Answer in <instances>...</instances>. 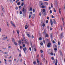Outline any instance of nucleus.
<instances>
[{
  "label": "nucleus",
  "instance_id": "1",
  "mask_svg": "<svg viewBox=\"0 0 65 65\" xmlns=\"http://www.w3.org/2000/svg\"><path fill=\"white\" fill-rule=\"evenodd\" d=\"M22 11L23 12V17H25V13L26 12V10L25 9V8H23L22 9Z\"/></svg>",
  "mask_w": 65,
  "mask_h": 65
},
{
  "label": "nucleus",
  "instance_id": "2",
  "mask_svg": "<svg viewBox=\"0 0 65 65\" xmlns=\"http://www.w3.org/2000/svg\"><path fill=\"white\" fill-rule=\"evenodd\" d=\"M54 5L56 7L58 6V2L57 1V0H55V1Z\"/></svg>",
  "mask_w": 65,
  "mask_h": 65
},
{
  "label": "nucleus",
  "instance_id": "3",
  "mask_svg": "<svg viewBox=\"0 0 65 65\" xmlns=\"http://www.w3.org/2000/svg\"><path fill=\"white\" fill-rule=\"evenodd\" d=\"M50 22L51 23V25L52 26V27H53V26H54V24H53V21H52V20H50Z\"/></svg>",
  "mask_w": 65,
  "mask_h": 65
},
{
  "label": "nucleus",
  "instance_id": "4",
  "mask_svg": "<svg viewBox=\"0 0 65 65\" xmlns=\"http://www.w3.org/2000/svg\"><path fill=\"white\" fill-rule=\"evenodd\" d=\"M24 40L25 41V43L27 44H28L29 43H28V40H26V39H25V38H24Z\"/></svg>",
  "mask_w": 65,
  "mask_h": 65
},
{
  "label": "nucleus",
  "instance_id": "5",
  "mask_svg": "<svg viewBox=\"0 0 65 65\" xmlns=\"http://www.w3.org/2000/svg\"><path fill=\"white\" fill-rule=\"evenodd\" d=\"M41 12H42L43 15H44V16H45V15H46V12H42V9H41Z\"/></svg>",
  "mask_w": 65,
  "mask_h": 65
},
{
  "label": "nucleus",
  "instance_id": "6",
  "mask_svg": "<svg viewBox=\"0 0 65 65\" xmlns=\"http://www.w3.org/2000/svg\"><path fill=\"white\" fill-rule=\"evenodd\" d=\"M11 23L12 24V26H13V27H14L15 28V24L13 23L12 21H11Z\"/></svg>",
  "mask_w": 65,
  "mask_h": 65
},
{
  "label": "nucleus",
  "instance_id": "7",
  "mask_svg": "<svg viewBox=\"0 0 65 65\" xmlns=\"http://www.w3.org/2000/svg\"><path fill=\"white\" fill-rule=\"evenodd\" d=\"M51 45V43H48V45H47V47H50Z\"/></svg>",
  "mask_w": 65,
  "mask_h": 65
},
{
  "label": "nucleus",
  "instance_id": "8",
  "mask_svg": "<svg viewBox=\"0 0 65 65\" xmlns=\"http://www.w3.org/2000/svg\"><path fill=\"white\" fill-rule=\"evenodd\" d=\"M63 32H62L61 33V35H60V36L61 38H62L63 37Z\"/></svg>",
  "mask_w": 65,
  "mask_h": 65
},
{
  "label": "nucleus",
  "instance_id": "9",
  "mask_svg": "<svg viewBox=\"0 0 65 65\" xmlns=\"http://www.w3.org/2000/svg\"><path fill=\"white\" fill-rule=\"evenodd\" d=\"M30 43L32 49H33V46L32 45V42H31V41H30Z\"/></svg>",
  "mask_w": 65,
  "mask_h": 65
},
{
  "label": "nucleus",
  "instance_id": "10",
  "mask_svg": "<svg viewBox=\"0 0 65 65\" xmlns=\"http://www.w3.org/2000/svg\"><path fill=\"white\" fill-rule=\"evenodd\" d=\"M53 23L54 24H56V20L54 19L53 20Z\"/></svg>",
  "mask_w": 65,
  "mask_h": 65
},
{
  "label": "nucleus",
  "instance_id": "11",
  "mask_svg": "<svg viewBox=\"0 0 65 65\" xmlns=\"http://www.w3.org/2000/svg\"><path fill=\"white\" fill-rule=\"evenodd\" d=\"M7 37H6V38L5 37H4L2 38V39L3 40H5V39H7Z\"/></svg>",
  "mask_w": 65,
  "mask_h": 65
},
{
  "label": "nucleus",
  "instance_id": "12",
  "mask_svg": "<svg viewBox=\"0 0 65 65\" xmlns=\"http://www.w3.org/2000/svg\"><path fill=\"white\" fill-rule=\"evenodd\" d=\"M46 37H48V34H46V33H45V37H46Z\"/></svg>",
  "mask_w": 65,
  "mask_h": 65
},
{
  "label": "nucleus",
  "instance_id": "13",
  "mask_svg": "<svg viewBox=\"0 0 65 65\" xmlns=\"http://www.w3.org/2000/svg\"><path fill=\"white\" fill-rule=\"evenodd\" d=\"M28 25H25V29H27V28H28Z\"/></svg>",
  "mask_w": 65,
  "mask_h": 65
},
{
  "label": "nucleus",
  "instance_id": "14",
  "mask_svg": "<svg viewBox=\"0 0 65 65\" xmlns=\"http://www.w3.org/2000/svg\"><path fill=\"white\" fill-rule=\"evenodd\" d=\"M56 63H55V65H57V63H58V60L57 59L56 60Z\"/></svg>",
  "mask_w": 65,
  "mask_h": 65
},
{
  "label": "nucleus",
  "instance_id": "15",
  "mask_svg": "<svg viewBox=\"0 0 65 65\" xmlns=\"http://www.w3.org/2000/svg\"><path fill=\"white\" fill-rule=\"evenodd\" d=\"M59 52L61 55H62V51H61V50L59 51Z\"/></svg>",
  "mask_w": 65,
  "mask_h": 65
},
{
  "label": "nucleus",
  "instance_id": "16",
  "mask_svg": "<svg viewBox=\"0 0 65 65\" xmlns=\"http://www.w3.org/2000/svg\"><path fill=\"white\" fill-rule=\"evenodd\" d=\"M19 45H21V41H19Z\"/></svg>",
  "mask_w": 65,
  "mask_h": 65
},
{
  "label": "nucleus",
  "instance_id": "17",
  "mask_svg": "<svg viewBox=\"0 0 65 65\" xmlns=\"http://www.w3.org/2000/svg\"><path fill=\"white\" fill-rule=\"evenodd\" d=\"M61 8H59V13L60 14H61Z\"/></svg>",
  "mask_w": 65,
  "mask_h": 65
},
{
  "label": "nucleus",
  "instance_id": "18",
  "mask_svg": "<svg viewBox=\"0 0 65 65\" xmlns=\"http://www.w3.org/2000/svg\"><path fill=\"white\" fill-rule=\"evenodd\" d=\"M12 41H13V43H14L15 42V40L13 38L12 39Z\"/></svg>",
  "mask_w": 65,
  "mask_h": 65
},
{
  "label": "nucleus",
  "instance_id": "19",
  "mask_svg": "<svg viewBox=\"0 0 65 65\" xmlns=\"http://www.w3.org/2000/svg\"><path fill=\"white\" fill-rule=\"evenodd\" d=\"M53 34H52L51 33L50 34V36H51V38H53Z\"/></svg>",
  "mask_w": 65,
  "mask_h": 65
},
{
  "label": "nucleus",
  "instance_id": "20",
  "mask_svg": "<svg viewBox=\"0 0 65 65\" xmlns=\"http://www.w3.org/2000/svg\"><path fill=\"white\" fill-rule=\"evenodd\" d=\"M21 4V3L20 2H19L17 3V5H19Z\"/></svg>",
  "mask_w": 65,
  "mask_h": 65
},
{
  "label": "nucleus",
  "instance_id": "21",
  "mask_svg": "<svg viewBox=\"0 0 65 65\" xmlns=\"http://www.w3.org/2000/svg\"><path fill=\"white\" fill-rule=\"evenodd\" d=\"M2 10H3V12H4V8H3V7H2Z\"/></svg>",
  "mask_w": 65,
  "mask_h": 65
},
{
  "label": "nucleus",
  "instance_id": "22",
  "mask_svg": "<svg viewBox=\"0 0 65 65\" xmlns=\"http://www.w3.org/2000/svg\"><path fill=\"white\" fill-rule=\"evenodd\" d=\"M23 51H24V50L25 51H26V50H27V48H26V47H24V48H23Z\"/></svg>",
  "mask_w": 65,
  "mask_h": 65
},
{
  "label": "nucleus",
  "instance_id": "23",
  "mask_svg": "<svg viewBox=\"0 0 65 65\" xmlns=\"http://www.w3.org/2000/svg\"><path fill=\"white\" fill-rule=\"evenodd\" d=\"M42 11L43 12H45V9H43Z\"/></svg>",
  "mask_w": 65,
  "mask_h": 65
},
{
  "label": "nucleus",
  "instance_id": "24",
  "mask_svg": "<svg viewBox=\"0 0 65 65\" xmlns=\"http://www.w3.org/2000/svg\"><path fill=\"white\" fill-rule=\"evenodd\" d=\"M27 35L28 37H31V36L29 34H27Z\"/></svg>",
  "mask_w": 65,
  "mask_h": 65
},
{
  "label": "nucleus",
  "instance_id": "25",
  "mask_svg": "<svg viewBox=\"0 0 65 65\" xmlns=\"http://www.w3.org/2000/svg\"><path fill=\"white\" fill-rule=\"evenodd\" d=\"M6 23H7V26H8V27H9V24H8V22H7Z\"/></svg>",
  "mask_w": 65,
  "mask_h": 65
},
{
  "label": "nucleus",
  "instance_id": "26",
  "mask_svg": "<svg viewBox=\"0 0 65 65\" xmlns=\"http://www.w3.org/2000/svg\"><path fill=\"white\" fill-rule=\"evenodd\" d=\"M14 43L15 45H17V42H14Z\"/></svg>",
  "mask_w": 65,
  "mask_h": 65
},
{
  "label": "nucleus",
  "instance_id": "27",
  "mask_svg": "<svg viewBox=\"0 0 65 65\" xmlns=\"http://www.w3.org/2000/svg\"><path fill=\"white\" fill-rule=\"evenodd\" d=\"M17 33L18 34H19V30H17Z\"/></svg>",
  "mask_w": 65,
  "mask_h": 65
},
{
  "label": "nucleus",
  "instance_id": "28",
  "mask_svg": "<svg viewBox=\"0 0 65 65\" xmlns=\"http://www.w3.org/2000/svg\"><path fill=\"white\" fill-rule=\"evenodd\" d=\"M51 59L52 60H54V58L53 57H52Z\"/></svg>",
  "mask_w": 65,
  "mask_h": 65
},
{
  "label": "nucleus",
  "instance_id": "29",
  "mask_svg": "<svg viewBox=\"0 0 65 65\" xmlns=\"http://www.w3.org/2000/svg\"><path fill=\"white\" fill-rule=\"evenodd\" d=\"M42 26L43 27H44L45 26V24L44 23H43L42 24Z\"/></svg>",
  "mask_w": 65,
  "mask_h": 65
},
{
  "label": "nucleus",
  "instance_id": "30",
  "mask_svg": "<svg viewBox=\"0 0 65 65\" xmlns=\"http://www.w3.org/2000/svg\"><path fill=\"white\" fill-rule=\"evenodd\" d=\"M54 12H56V9H55V8H54Z\"/></svg>",
  "mask_w": 65,
  "mask_h": 65
},
{
  "label": "nucleus",
  "instance_id": "31",
  "mask_svg": "<svg viewBox=\"0 0 65 65\" xmlns=\"http://www.w3.org/2000/svg\"><path fill=\"white\" fill-rule=\"evenodd\" d=\"M51 55H52V56H53V55H54V54H53V53H51Z\"/></svg>",
  "mask_w": 65,
  "mask_h": 65
},
{
  "label": "nucleus",
  "instance_id": "32",
  "mask_svg": "<svg viewBox=\"0 0 65 65\" xmlns=\"http://www.w3.org/2000/svg\"><path fill=\"white\" fill-rule=\"evenodd\" d=\"M58 44L59 45H60V42L59 41L58 42Z\"/></svg>",
  "mask_w": 65,
  "mask_h": 65
},
{
  "label": "nucleus",
  "instance_id": "33",
  "mask_svg": "<svg viewBox=\"0 0 65 65\" xmlns=\"http://www.w3.org/2000/svg\"><path fill=\"white\" fill-rule=\"evenodd\" d=\"M37 61L38 63L39 64V61L38 60V59H37Z\"/></svg>",
  "mask_w": 65,
  "mask_h": 65
},
{
  "label": "nucleus",
  "instance_id": "34",
  "mask_svg": "<svg viewBox=\"0 0 65 65\" xmlns=\"http://www.w3.org/2000/svg\"><path fill=\"white\" fill-rule=\"evenodd\" d=\"M31 18V15H29V19H30Z\"/></svg>",
  "mask_w": 65,
  "mask_h": 65
},
{
  "label": "nucleus",
  "instance_id": "35",
  "mask_svg": "<svg viewBox=\"0 0 65 65\" xmlns=\"http://www.w3.org/2000/svg\"><path fill=\"white\" fill-rule=\"evenodd\" d=\"M39 39L40 40H41L42 39V38H41L40 37L39 38Z\"/></svg>",
  "mask_w": 65,
  "mask_h": 65
},
{
  "label": "nucleus",
  "instance_id": "36",
  "mask_svg": "<svg viewBox=\"0 0 65 65\" xmlns=\"http://www.w3.org/2000/svg\"><path fill=\"white\" fill-rule=\"evenodd\" d=\"M34 64L35 65L36 64V61H34L33 62Z\"/></svg>",
  "mask_w": 65,
  "mask_h": 65
},
{
  "label": "nucleus",
  "instance_id": "37",
  "mask_svg": "<svg viewBox=\"0 0 65 65\" xmlns=\"http://www.w3.org/2000/svg\"><path fill=\"white\" fill-rule=\"evenodd\" d=\"M46 32H43V35H45V33Z\"/></svg>",
  "mask_w": 65,
  "mask_h": 65
},
{
  "label": "nucleus",
  "instance_id": "38",
  "mask_svg": "<svg viewBox=\"0 0 65 65\" xmlns=\"http://www.w3.org/2000/svg\"><path fill=\"white\" fill-rule=\"evenodd\" d=\"M48 20H46V24H47V23H48Z\"/></svg>",
  "mask_w": 65,
  "mask_h": 65
},
{
  "label": "nucleus",
  "instance_id": "39",
  "mask_svg": "<svg viewBox=\"0 0 65 65\" xmlns=\"http://www.w3.org/2000/svg\"><path fill=\"white\" fill-rule=\"evenodd\" d=\"M41 56L42 58H43V54L41 55Z\"/></svg>",
  "mask_w": 65,
  "mask_h": 65
},
{
  "label": "nucleus",
  "instance_id": "40",
  "mask_svg": "<svg viewBox=\"0 0 65 65\" xmlns=\"http://www.w3.org/2000/svg\"><path fill=\"white\" fill-rule=\"evenodd\" d=\"M41 45H43V43L42 42H41L40 43Z\"/></svg>",
  "mask_w": 65,
  "mask_h": 65
},
{
  "label": "nucleus",
  "instance_id": "41",
  "mask_svg": "<svg viewBox=\"0 0 65 65\" xmlns=\"http://www.w3.org/2000/svg\"><path fill=\"white\" fill-rule=\"evenodd\" d=\"M8 62H11V60H8Z\"/></svg>",
  "mask_w": 65,
  "mask_h": 65
},
{
  "label": "nucleus",
  "instance_id": "42",
  "mask_svg": "<svg viewBox=\"0 0 65 65\" xmlns=\"http://www.w3.org/2000/svg\"><path fill=\"white\" fill-rule=\"evenodd\" d=\"M51 7L52 8H53V4H52V3L51 4Z\"/></svg>",
  "mask_w": 65,
  "mask_h": 65
},
{
  "label": "nucleus",
  "instance_id": "43",
  "mask_svg": "<svg viewBox=\"0 0 65 65\" xmlns=\"http://www.w3.org/2000/svg\"><path fill=\"white\" fill-rule=\"evenodd\" d=\"M32 8L31 7L30 8V11H32Z\"/></svg>",
  "mask_w": 65,
  "mask_h": 65
},
{
  "label": "nucleus",
  "instance_id": "44",
  "mask_svg": "<svg viewBox=\"0 0 65 65\" xmlns=\"http://www.w3.org/2000/svg\"><path fill=\"white\" fill-rule=\"evenodd\" d=\"M50 13H52V10H50Z\"/></svg>",
  "mask_w": 65,
  "mask_h": 65
},
{
  "label": "nucleus",
  "instance_id": "45",
  "mask_svg": "<svg viewBox=\"0 0 65 65\" xmlns=\"http://www.w3.org/2000/svg\"><path fill=\"white\" fill-rule=\"evenodd\" d=\"M20 14H22V11H20Z\"/></svg>",
  "mask_w": 65,
  "mask_h": 65
},
{
  "label": "nucleus",
  "instance_id": "46",
  "mask_svg": "<svg viewBox=\"0 0 65 65\" xmlns=\"http://www.w3.org/2000/svg\"><path fill=\"white\" fill-rule=\"evenodd\" d=\"M32 11L33 12H35V9H33Z\"/></svg>",
  "mask_w": 65,
  "mask_h": 65
},
{
  "label": "nucleus",
  "instance_id": "47",
  "mask_svg": "<svg viewBox=\"0 0 65 65\" xmlns=\"http://www.w3.org/2000/svg\"><path fill=\"white\" fill-rule=\"evenodd\" d=\"M41 12H39V15L40 16V17L41 16Z\"/></svg>",
  "mask_w": 65,
  "mask_h": 65
},
{
  "label": "nucleus",
  "instance_id": "48",
  "mask_svg": "<svg viewBox=\"0 0 65 65\" xmlns=\"http://www.w3.org/2000/svg\"><path fill=\"white\" fill-rule=\"evenodd\" d=\"M63 27H64V21H63Z\"/></svg>",
  "mask_w": 65,
  "mask_h": 65
},
{
  "label": "nucleus",
  "instance_id": "49",
  "mask_svg": "<svg viewBox=\"0 0 65 65\" xmlns=\"http://www.w3.org/2000/svg\"><path fill=\"white\" fill-rule=\"evenodd\" d=\"M11 48V46H9L8 47V48Z\"/></svg>",
  "mask_w": 65,
  "mask_h": 65
},
{
  "label": "nucleus",
  "instance_id": "50",
  "mask_svg": "<svg viewBox=\"0 0 65 65\" xmlns=\"http://www.w3.org/2000/svg\"><path fill=\"white\" fill-rule=\"evenodd\" d=\"M61 19L62 20V21L63 22V21H64V18H61Z\"/></svg>",
  "mask_w": 65,
  "mask_h": 65
},
{
  "label": "nucleus",
  "instance_id": "51",
  "mask_svg": "<svg viewBox=\"0 0 65 65\" xmlns=\"http://www.w3.org/2000/svg\"><path fill=\"white\" fill-rule=\"evenodd\" d=\"M24 3H22L21 4V6H23V5H24Z\"/></svg>",
  "mask_w": 65,
  "mask_h": 65
},
{
  "label": "nucleus",
  "instance_id": "52",
  "mask_svg": "<svg viewBox=\"0 0 65 65\" xmlns=\"http://www.w3.org/2000/svg\"><path fill=\"white\" fill-rule=\"evenodd\" d=\"M52 42H53V43H55V41H54V40H53L52 41Z\"/></svg>",
  "mask_w": 65,
  "mask_h": 65
},
{
  "label": "nucleus",
  "instance_id": "53",
  "mask_svg": "<svg viewBox=\"0 0 65 65\" xmlns=\"http://www.w3.org/2000/svg\"><path fill=\"white\" fill-rule=\"evenodd\" d=\"M54 50L55 51H57V49L56 48H55L54 49Z\"/></svg>",
  "mask_w": 65,
  "mask_h": 65
},
{
  "label": "nucleus",
  "instance_id": "54",
  "mask_svg": "<svg viewBox=\"0 0 65 65\" xmlns=\"http://www.w3.org/2000/svg\"><path fill=\"white\" fill-rule=\"evenodd\" d=\"M1 15H2V16H3V13H1Z\"/></svg>",
  "mask_w": 65,
  "mask_h": 65
},
{
  "label": "nucleus",
  "instance_id": "55",
  "mask_svg": "<svg viewBox=\"0 0 65 65\" xmlns=\"http://www.w3.org/2000/svg\"><path fill=\"white\" fill-rule=\"evenodd\" d=\"M42 8H44V6L43 5L42 6Z\"/></svg>",
  "mask_w": 65,
  "mask_h": 65
},
{
  "label": "nucleus",
  "instance_id": "56",
  "mask_svg": "<svg viewBox=\"0 0 65 65\" xmlns=\"http://www.w3.org/2000/svg\"><path fill=\"white\" fill-rule=\"evenodd\" d=\"M46 5H48V3L47 2H46L45 3Z\"/></svg>",
  "mask_w": 65,
  "mask_h": 65
},
{
  "label": "nucleus",
  "instance_id": "57",
  "mask_svg": "<svg viewBox=\"0 0 65 65\" xmlns=\"http://www.w3.org/2000/svg\"><path fill=\"white\" fill-rule=\"evenodd\" d=\"M29 49L30 51H31V48L30 47L29 48Z\"/></svg>",
  "mask_w": 65,
  "mask_h": 65
},
{
  "label": "nucleus",
  "instance_id": "58",
  "mask_svg": "<svg viewBox=\"0 0 65 65\" xmlns=\"http://www.w3.org/2000/svg\"><path fill=\"white\" fill-rule=\"evenodd\" d=\"M31 18H32V19H34V17L32 16Z\"/></svg>",
  "mask_w": 65,
  "mask_h": 65
},
{
  "label": "nucleus",
  "instance_id": "59",
  "mask_svg": "<svg viewBox=\"0 0 65 65\" xmlns=\"http://www.w3.org/2000/svg\"><path fill=\"white\" fill-rule=\"evenodd\" d=\"M30 14H32V12H30Z\"/></svg>",
  "mask_w": 65,
  "mask_h": 65
},
{
  "label": "nucleus",
  "instance_id": "60",
  "mask_svg": "<svg viewBox=\"0 0 65 65\" xmlns=\"http://www.w3.org/2000/svg\"><path fill=\"white\" fill-rule=\"evenodd\" d=\"M40 52L41 53H43V51H42V50H40Z\"/></svg>",
  "mask_w": 65,
  "mask_h": 65
},
{
  "label": "nucleus",
  "instance_id": "61",
  "mask_svg": "<svg viewBox=\"0 0 65 65\" xmlns=\"http://www.w3.org/2000/svg\"><path fill=\"white\" fill-rule=\"evenodd\" d=\"M18 9V7H16V8H15V9Z\"/></svg>",
  "mask_w": 65,
  "mask_h": 65
},
{
  "label": "nucleus",
  "instance_id": "62",
  "mask_svg": "<svg viewBox=\"0 0 65 65\" xmlns=\"http://www.w3.org/2000/svg\"><path fill=\"white\" fill-rule=\"evenodd\" d=\"M47 19H48V20H49V17H47Z\"/></svg>",
  "mask_w": 65,
  "mask_h": 65
},
{
  "label": "nucleus",
  "instance_id": "63",
  "mask_svg": "<svg viewBox=\"0 0 65 65\" xmlns=\"http://www.w3.org/2000/svg\"><path fill=\"white\" fill-rule=\"evenodd\" d=\"M25 45L23 44V47H25Z\"/></svg>",
  "mask_w": 65,
  "mask_h": 65
},
{
  "label": "nucleus",
  "instance_id": "64",
  "mask_svg": "<svg viewBox=\"0 0 65 65\" xmlns=\"http://www.w3.org/2000/svg\"><path fill=\"white\" fill-rule=\"evenodd\" d=\"M34 51H36V49L35 48H34Z\"/></svg>",
  "mask_w": 65,
  "mask_h": 65
}]
</instances>
